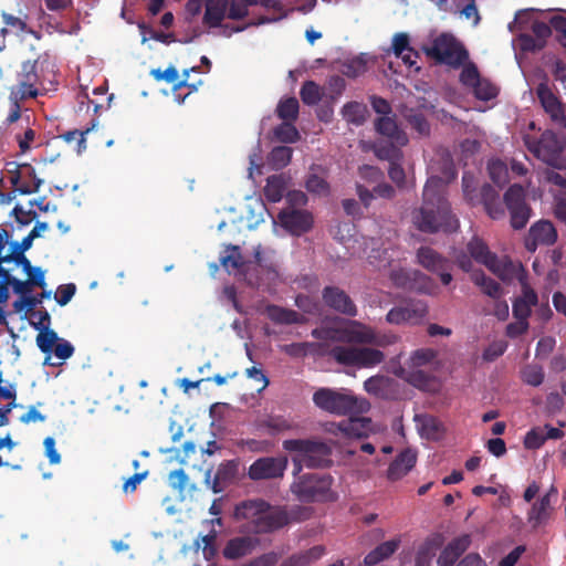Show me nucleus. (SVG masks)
Listing matches in <instances>:
<instances>
[{
	"label": "nucleus",
	"instance_id": "1",
	"mask_svg": "<svg viewBox=\"0 0 566 566\" xmlns=\"http://www.w3.org/2000/svg\"><path fill=\"white\" fill-rule=\"evenodd\" d=\"M337 342L386 347L395 344L397 337L392 334H379L361 322L349 321L345 327L338 328ZM329 356L339 365L357 368H374L385 360L381 350L368 346H334Z\"/></svg>",
	"mask_w": 566,
	"mask_h": 566
},
{
	"label": "nucleus",
	"instance_id": "2",
	"mask_svg": "<svg viewBox=\"0 0 566 566\" xmlns=\"http://www.w3.org/2000/svg\"><path fill=\"white\" fill-rule=\"evenodd\" d=\"M411 219L421 232L457 231L459 221L451 211L446 193V182L441 177L428 178L422 192V205L412 210Z\"/></svg>",
	"mask_w": 566,
	"mask_h": 566
},
{
	"label": "nucleus",
	"instance_id": "3",
	"mask_svg": "<svg viewBox=\"0 0 566 566\" xmlns=\"http://www.w3.org/2000/svg\"><path fill=\"white\" fill-rule=\"evenodd\" d=\"M233 516L237 522H244L241 525L243 532L254 535L273 533L290 523L286 510L272 507L262 499L238 503Z\"/></svg>",
	"mask_w": 566,
	"mask_h": 566
},
{
	"label": "nucleus",
	"instance_id": "4",
	"mask_svg": "<svg viewBox=\"0 0 566 566\" xmlns=\"http://www.w3.org/2000/svg\"><path fill=\"white\" fill-rule=\"evenodd\" d=\"M219 261L228 271H241L245 276L247 283L253 287L261 285L263 275H266L269 280H274L277 276L274 265L264 261L261 245L254 249V263L244 262L240 248L233 244L226 247L224 253L220 255Z\"/></svg>",
	"mask_w": 566,
	"mask_h": 566
},
{
	"label": "nucleus",
	"instance_id": "5",
	"mask_svg": "<svg viewBox=\"0 0 566 566\" xmlns=\"http://www.w3.org/2000/svg\"><path fill=\"white\" fill-rule=\"evenodd\" d=\"M282 447L285 451L294 452L297 457L293 458L294 471L296 475L302 467L324 468L331 463V447L319 440L314 439H289L284 440Z\"/></svg>",
	"mask_w": 566,
	"mask_h": 566
},
{
	"label": "nucleus",
	"instance_id": "6",
	"mask_svg": "<svg viewBox=\"0 0 566 566\" xmlns=\"http://www.w3.org/2000/svg\"><path fill=\"white\" fill-rule=\"evenodd\" d=\"M527 150L539 161L556 170H566V142L551 129L544 130L539 137L524 138Z\"/></svg>",
	"mask_w": 566,
	"mask_h": 566
},
{
	"label": "nucleus",
	"instance_id": "7",
	"mask_svg": "<svg viewBox=\"0 0 566 566\" xmlns=\"http://www.w3.org/2000/svg\"><path fill=\"white\" fill-rule=\"evenodd\" d=\"M313 402L319 409L338 416L367 412L370 408L366 399H359L353 394L331 388H319L313 395Z\"/></svg>",
	"mask_w": 566,
	"mask_h": 566
},
{
	"label": "nucleus",
	"instance_id": "8",
	"mask_svg": "<svg viewBox=\"0 0 566 566\" xmlns=\"http://www.w3.org/2000/svg\"><path fill=\"white\" fill-rule=\"evenodd\" d=\"M333 479L328 474L305 473L291 485V492L304 503L334 502L337 494L332 490Z\"/></svg>",
	"mask_w": 566,
	"mask_h": 566
},
{
	"label": "nucleus",
	"instance_id": "9",
	"mask_svg": "<svg viewBox=\"0 0 566 566\" xmlns=\"http://www.w3.org/2000/svg\"><path fill=\"white\" fill-rule=\"evenodd\" d=\"M424 53L439 64L458 69L469 57V53L452 34L438 35L430 46L423 48Z\"/></svg>",
	"mask_w": 566,
	"mask_h": 566
},
{
	"label": "nucleus",
	"instance_id": "10",
	"mask_svg": "<svg viewBox=\"0 0 566 566\" xmlns=\"http://www.w3.org/2000/svg\"><path fill=\"white\" fill-rule=\"evenodd\" d=\"M503 201L510 214V226L514 230L524 229L533 216L524 187L520 184L511 185L504 192Z\"/></svg>",
	"mask_w": 566,
	"mask_h": 566
},
{
	"label": "nucleus",
	"instance_id": "11",
	"mask_svg": "<svg viewBox=\"0 0 566 566\" xmlns=\"http://www.w3.org/2000/svg\"><path fill=\"white\" fill-rule=\"evenodd\" d=\"M289 465L287 457H261L248 469V478L252 481L282 479Z\"/></svg>",
	"mask_w": 566,
	"mask_h": 566
},
{
	"label": "nucleus",
	"instance_id": "12",
	"mask_svg": "<svg viewBox=\"0 0 566 566\" xmlns=\"http://www.w3.org/2000/svg\"><path fill=\"white\" fill-rule=\"evenodd\" d=\"M326 430L344 440L367 438L374 432L373 421L366 417H349L339 422H329Z\"/></svg>",
	"mask_w": 566,
	"mask_h": 566
},
{
	"label": "nucleus",
	"instance_id": "13",
	"mask_svg": "<svg viewBox=\"0 0 566 566\" xmlns=\"http://www.w3.org/2000/svg\"><path fill=\"white\" fill-rule=\"evenodd\" d=\"M38 60L24 61L21 70L17 74V86L12 88L11 94L19 99L34 98L38 96L36 85L39 83V74L36 71Z\"/></svg>",
	"mask_w": 566,
	"mask_h": 566
},
{
	"label": "nucleus",
	"instance_id": "14",
	"mask_svg": "<svg viewBox=\"0 0 566 566\" xmlns=\"http://www.w3.org/2000/svg\"><path fill=\"white\" fill-rule=\"evenodd\" d=\"M557 239L558 233L554 224L549 220L541 219L531 226L524 245L528 252L534 253L538 245H553Z\"/></svg>",
	"mask_w": 566,
	"mask_h": 566
},
{
	"label": "nucleus",
	"instance_id": "15",
	"mask_svg": "<svg viewBox=\"0 0 566 566\" xmlns=\"http://www.w3.org/2000/svg\"><path fill=\"white\" fill-rule=\"evenodd\" d=\"M536 95L544 111L558 127L566 128L565 105L558 99L546 83H539Z\"/></svg>",
	"mask_w": 566,
	"mask_h": 566
},
{
	"label": "nucleus",
	"instance_id": "16",
	"mask_svg": "<svg viewBox=\"0 0 566 566\" xmlns=\"http://www.w3.org/2000/svg\"><path fill=\"white\" fill-rule=\"evenodd\" d=\"M322 298L327 307L343 315L355 317L358 313L352 297L338 286H325L322 291Z\"/></svg>",
	"mask_w": 566,
	"mask_h": 566
},
{
	"label": "nucleus",
	"instance_id": "17",
	"mask_svg": "<svg viewBox=\"0 0 566 566\" xmlns=\"http://www.w3.org/2000/svg\"><path fill=\"white\" fill-rule=\"evenodd\" d=\"M428 314L427 305L423 302H411L405 306L392 307L386 315L389 324L400 325L403 323L416 324L422 321Z\"/></svg>",
	"mask_w": 566,
	"mask_h": 566
},
{
	"label": "nucleus",
	"instance_id": "18",
	"mask_svg": "<svg viewBox=\"0 0 566 566\" xmlns=\"http://www.w3.org/2000/svg\"><path fill=\"white\" fill-rule=\"evenodd\" d=\"M557 495V489L555 486H551V489L545 494L539 496L532 504L527 512V522L532 525L533 528L545 525L549 521L553 512L552 500L556 499Z\"/></svg>",
	"mask_w": 566,
	"mask_h": 566
},
{
	"label": "nucleus",
	"instance_id": "19",
	"mask_svg": "<svg viewBox=\"0 0 566 566\" xmlns=\"http://www.w3.org/2000/svg\"><path fill=\"white\" fill-rule=\"evenodd\" d=\"M279 220L283 228L295 235H301L313 226V216L306 210H283L279 213Z\"/></svg>",
	"mask_w": 566,
	"mask_h": 566
},
{
	"label": "nucleus",
	"instance_id": "20",
	"mask_svg": "<svg viewBox=\"0 0 566 566\" xmlns=\"http://www.w3.org/2000/svg\"><path fill=\"white\" fill-rule=\"evenodd\" d=\"M374 126L377 134L397 146H406L409 143L407 133L398 126L395 115L377 117Z\"/></svg>",
	"mask_w": 566,
	"mask_h": 566
},
{
	"label": "nucleus",
	"instance_id": "21",
	"mask_svg": "<svg viewBox=\"0 0 566 566\" xmlns=\"http://www.w3.org/2000/svg\"><path fill=\"white\" fill-rule=\"evenodd\" d=\"M481 203L488 216L493 220H501L505 217V205L500 199L499 191L490 184H484L480 189Z\"/></svg>",
	"mask_w": 566,
	"mask_h": 566
},
{
	"label": "nucleus",
	"instance_id": "22",
	"mask_svg": "<svg viewBox=\"0 0 566 566\" xmlns=\"http://www.w3.org/2000/svg\"><path fill=\"white\" fill-rule=\"evenodd\" d=\"M471 537L468 534H463L453 538L448 545L441 551L437 566H454L460 556L470 547Z\"/></svg>",
	"mask_w": 566,
	"mask_h": 566
},
{
	"label": "nucleus",
	"instance_id": "23",
	"mask_svg": "<svg viewBox=\"0 0 566 566\" xmlns=\"http://www.w3.org/2000/svg\"><path fill=\"white\" fill-rule=\"evenodd\" d=\"M9 286L12 287L15 294H19L20 297H24V295H30L32 292V287L30 283L27 281H21L15 276L11 275L8 269H4L2 273H0V304L7 303L10 297Z\"/></svg>",
	"mask_w": 566,
	"mask_h": 566
},
{
	"label": "nucleus",
	"instance_id": "24",
	"mask_svg": "<svg viewBox=\"0 0 566 566\" xmlns=\"http://www.w3.org/2000/svg\"><path fill=\"white\" fill-rule=\"evenodd\" d=\"M417 454L411 449L401 451L390 463L387 470V478L390 481H398L407 475L416 465Z\"/></svg>",
	"mask_w": 566,
	"mask_h": 566
},
{
	"label": "nucleus",
	"instance_id": "25",
	"mask_svg": "<svg viewBox=\"0 0 566 566\" xmlns=\"http://www.w3.org/2000/svg\"><path fill=\"white\" fill-rule=\"evenodd\" d=\"M259 541L251 536H239L228 541L222 554L226 559L234 560L253 552Z\"/></svg>",
	"mask_w": 566,
	"mask_h": 566
},
{
	"label": "nucleus",
	"instance_id": "26",
	"mask_svg": "<svg viewBox=\"0 0 566 566\" xmlns=\"http://www.w3.org/2000/svg\"><path fill=\"white\" fill-rule=\"evenodd\" d=\"M418 263L431 273L451 269L450 261L430 247H420L417 251Z\"/></svg>",
	"mask_w": 566,
	"mask_h": 566
},
{
	"label": "nucleus",
	"instance_id": "27",
	"mask_svg": "<svg viewBox=\"0 0 566 566\" xmlns=\"http://www.w3.org/2000/svg\"><path fill=\"white\" fill-rule=\"evenodd\" d=\"M492 264L493 266H490L489 270L497 275L502 281H512L513 279L518 281V277H522V274H527L521 263H515L507 258L504 260L496 258Z\"/></svg>",
	"mask_w": 566,
	"mask_h": 566
},
{
	"label": "nucleus",
	"instance_id": "28",
	"mask_svg": "<svg viewBox=\"0 0 566 566\" xmlns=\"http://www.w3.org/2000/svg\"><path fill=\"white\" fill-rule=\"evenodd\" d=\"M229 0H207L202 22L209 28H219L227 17Z\"/></svg>",
	"mask_w": 566,
	"mask_h": 566
},
{
	"label": "nucleus",
	"instance_id": "29",
	"mask_svg": "<svg viewBox=\"0 0 566 566\" xmlns=\"http://www.w3.org/2000/svg\"><path fill=\"white\" fill-rule=\"evenodd\" d=\"M325 554L323 545L313 546L306 551L297 552L282 560L280 566H310Z\"/></svg>",
	"mask_w": 566,
	"mask_h": 566
},
{
	"label": "nucleus",
	"instance_id": "30",
	"mask_svg": "<svg viewBox=\"0 0 566 566\" xmlns=\"http://www.w3.org/2000/svg\"><path fill=\"white\" fill-rule=\"evenodd\" d=\"M268 317L275 324H302L304 317L302 314L294 310L285 308L279 305H268L265 308Z\"/></svg>",
	"mask_w": 566,
	"mask_h": 566
},
{
	"label": "nucleus",
	"instance_id": "31",
	"mask_svg": "<svg viewBox=\"0 0 566 566\" xmlns=\"http://www.w3.org/2000/svg\"><path fill=\"white\" fill-rule=\"evenodd\" d=\"M400 546V538L384 542L370 551L364 558L366 566H374L389 558Z\"/></svg>",
	"mask_w": 566,
	"mask_h": 566
},
{
	"label": "nucleus",
	"instance_id": "32",
	"mask_svg": "<svg viewBox=\"0 0 566 566\" xmlns=\"http://www.w3.org/2000/svg\"><path fill=\"white\" fill-rule=\"evenodd\" d=\"M467 250L470 256L476 262L485 265L488 269L493 266V262L497 258L496 254L492 253L488 244L480 238H473L467 245Z\"/></svg>",
	"mask_w": 566,
	"mask_h": 566
},
{
	"label": "nucleus",
	"instance_id": "33",
	"mask_svg": "<svg viewBox=\"0 0 566 566\" xmlns=\"http://www.w3.org/2000/svg\"><path fill=\"white\" fill-rule=\"evenodd\" d=\"M340 114L348 124L361 126L367 119L368 108L364 103L352 101L342 107Z\"/></svg>",
	"mask_w": 566,
	"mask_h": 566
},
{
	"label": "nucleus",
	"instance_id": "34",
	"mask_svg": "<svg viewBox=\"0 0 566 566\" xmlns=\"http://www.w3.org/2000/svg\"><path fill=\"white\" fill-rule=\"evenodd\" d=\"M237 472L238 465L233 461L221 463L213 478L212 491L214 493L222 492L226 485L234 480Z\"/></svg>",
	"mask_w": 566,
	"mask_h": 566
},
{
	"label": "nucleus",
	"instance_id": "35",
	"mask_svg": "<svg viewBox=\"0 0 566 566\" xmlns=\"http://www.w3.org/2000/svg\"><path fill=\"white\" fill-rule=\"evenodd\" d=\"M471 280L475 285L481 287L482 292L485 295L494 300H500V297L502 296L501 285L495 280L486 276L484 272H473L471 274Z\"/></svg>",
	"mask_w": 566,
	"mask_h": 566
},
{
	"label": "nucleus",
	"instance_id": "36",
	"mask_svg": "<svg viewBox=\"0 0 566 566\" xmlns=\"http://www.w3.org/2000/svg\"><path fill=\"white\" fill-rule=\"evenodd\" d=\"M410 291L419 294L436 295L439 291V286L429 275L421 271L413 270Z\"/></svg>",
	"mask_w": 566,
	"mask_h": 566
},
{
	"label": "nucleus",
	"instance_id": "37",
	"mask_svg": "<svg viewBox=\"0 0 566 566\" xmlns=\"http://www.w3.org/2000/svg\"><path fill=\"white\" fill-rule=\"evenodd\" d=\"M403 117L419 136L427 137L430 135V124L422 112L410 108L403 113Z\"/></svg>",
	"mask_w": 566,
	"mask_h": 566
},
{
	"label": "nucleus",
	"instance_id": "38",
	"mask_svg": "<svg viewBox=\"0 0 566 566\" xmlns=\"http://www.w3.org/2000/svg\"><path fill=\"white\" fill-rule=\"evenodd\" d=\"M285 179L281 175H273L266 179L264 196L271 202H279L285 192Z\"/></svg>",
	"mask_w": 566,
	"mask_h": 566
},
{
	"label": "nucleus",
	"instance_id": "39",
	"mask_svg": "<svg viewBox=\"0 0 566 566\" xmlns=\"http://www.w3.org/2000/svg\"><path fill=\"white\" fill-rule=\"evenodd\" d=\"M96 119L92 120V125L85 129H73L65 132L60 137L67 144L76 142L75 151L77 155L83 154L86 150V135L94 129Z\"/></svg>",
	"mask_w": 566,
	"mask_h": 566
},
{
	"label": "nucleus",
	"instance_id": "40",
	"mask_svg": "<svg viewBox=\"0 0 566 566\" xmlns=\"http://www.w3.org/2000/svg\"><path fill=\"white\" fill-rule=\"evenodd\" d=\"M442 542V536L440 534H436L428 538L417 554L416 566H429L431 555L434 554L436 549L441 547Z\"/></svg>",
	"mask_w": 566,
	"mask_h": 566
},
{
	"label": "nucleus",
	"instance_id": "41",
	"mask_svg": "<svg viewBox=\"0 0 566 566\" xmlns=\"http://www.w3.org/2000/svg\"><path fill=\"white\" fill-rule=\"evenodd\" d=\"M402 373L406 374L403 376L406 381L421 390H430L433 385L434 378L429 373L421 369L402 370Z\"/></svg>",
	"mask_w": 566,
	"mask_h": 566
},
{
	"label": "nucleus",
	"instance_id": "42",
	"mask_svg": "<svg viewBox=\"0 0 566 566\" xmlns=\"http://www.w3.org/2000/svg\"><path fill=\"white\" fill-rule=\"evenodd\" d=\"M300 96L305 105L313 106L318 104L322 99L323 93L318 84L313 81H306L301 87Z\"/></svg>",
	"mask_w": 566,
	"mask_h": 566
},
{
	"label": "nucleus",
	"instance_id": "43",
	"mask_svg": "<svg viewBox=\"0 0 566 566\" xmlns=\"http://www.w3.org/2000/svg\"><path fill=\"white\" fill-rule=\"evenodd\" d=\"M390 381V378L382 375L371 376L364 381V389L369 395L382 397L388 389Z\"/></svg>",
	"mask_w": 566,
	"mask_h": 566
},
{
	"label": "nucleus",
	"instance_id": "44",
	"mask_svg": "<svg viewBox=\"0 0 566 566\" xmlns=\"http://www.w3.org/2000/svg\"><path fill=\"white\" fill-rule=\"evenodd\" d=\"M402 146H397L389 142L388 144H380L376 147L375 154L379 159L389 161V165L402 160Z\"/></svg>",
	"mask_w": 566,
	"mask_h": 566
},
{
	"label": "nucleus",
	"instance_id": "45",
	"mask_svg": "<svg viewBox=\"0 0 566 566\" xmlns=\"http://www.w3.org/2000/svg\"><path fill=\"white\" fill-rule=\"evenodd\" d=\"M298 101L295 97H289L280 101L276 114L285 122L295 120L298 116Z\"/></svg>",
	"mask_w": 566,
	"mask_h": 566
},
{
	"label": "nucleus",
	"instance_id": "46",
	"mask_svg": "<svg viewBox=\"0 0 566 566\" xmlns=\"http://www.w3.org/2000/svg\"><path fill=\"white\" fill-rule=\"evenodd\" d=\"M293 150L287 146H277L272 149L269 156V163L275 169H282L287 166L292 159Z\"/></svg>",
	"mask_w": 566,
	"mask_h": 566
},
{
	"label": "nucleus",
	"instance_id": "47",
	"mask_svg": "<svg viewBox=\"0 0 566 566\" xmlns=\"http://www.w3.org/2000/svg\"><path fill=\"white\" fill-rule=\"evenodd\" d=\"M521 377L525 384L538 387L543 384L545 374L542 366L530 364L522 369Z\"/></svg>",
	"mask_w": 566,
	"mask_h": 566
},
{
	"label": "nucleus",
	"instance_id": "48",
	"mask_svg": "<svg viewBox=\"0 0 566 566\" xmlns=\"http://www.w3.org/2000/svg\"><path fill=\"white\" fill-rule=\"evenodd\" d=\"M261 427L268 430L269 434L275 436L277 433L291 430L292 423L282 416H271L263 420Z\"/></svg>",
	"mask_w": 566,
	"mask_h": 566
},
{
	"label": "nucleus",
	"instance_id": "49",
	"mask_svg": "<svg viewBox=\"0 0 566 566\" xmlns=\"http://www.w3.org/2000/svg\"><path fill=\"white\" fill-rule=\"evenodd\" d=\"M59 339L57 334L53 329H39L36 345L42 353L50 354Z\"/></svg>",
	"mask_w": 566,
	"mask_h": 566
},
{
	"label": "nucleus",
	"instance_id": "50",
	"mask_svg": "<svg viewBox=\"0 0 566 566\" xmlns=\"http://www.w3.org/2000/svg\"><path fill=\"white\" fill-rule=\"evenodd\" d=\"M274 136L282 143H295L300 138L295 126L285 120L274 128Z\"/></svg>",
	"mask_w": 566,
	"mask_h": 566
},
{
	"label": "nucleus",
	"instance_id": "51",
	"mask_svg": "<svg viewBox=\"0 0 566 566\" xmlns=\"http://www.w3.org/2000/svg\"><path fill=\"white\" fill-rule=\"evenodd\" d=\"M474 96L481 101H490L497 96L499 90L490 81L480 78L473 87Z\"/></svg>",
	"mask_w": 566,
	"mask_h": 566
},
{
	"label": "nucleus",
	"instance_id": "52",
	"mask_svg": "<svg viewBox=\"0 0 566 566\" xmlns=\"http://www.w3.org/2000/svg\"><path fill=\"white\" fill-rule=\"evenodd\" d=\"M50 293L43 292L40 296L24 295L13 302V308L17 312L25 310L27 314L34 312V308L42 302L43 297H49Z\"/></svg>",
	"mask_w": 566,
	"mask_h": 566
},
{
	"label": "nucleus",
	"instance_id": "53",
	"mask_svg": "<svg viewBox=\"0 0 566 566\" xmlns=\"http://www.w3.org/2000/svg\"><path fill=\"white\" fill-rule=\"evenodd\" d=\"M366 61L358 56L355 59H352L342 65V73L343 75L347 77H357L366 72Z\"/></svg>",
	"mask_w": 566,
	"mask_h": 566
},
{
	"label": "nucleus",
	"instance_id": "54",
	"mask_svg": "<svg viewBox=\"0 0 566 566\" xmlns=\"http://www.w3.org/2000/svg\"><path fill=\"white\" fill-rule=\"evenodd\" d=\"M441 421L433 416H423L421 420V431L428 438H438L442 431Z\"/></svg>",
	"mask_w": 566,
	"mask_h": 566
},
{
	"label": "nucleus",
	"instance_id": "55",
	"mask_svg": "<svg viewBox=\"0 0 566 566\" xmlns=\"http://www.w3.org/2000/svg\"><path fill=\"white\" fill-rule=\"evenodd\" d=\"M413 270H394L390 273V280L397 287H401L410 291L412 282Z\"/></svg>",
	"mask_w": 566,
	"mask_h": 566
},
{
	"label": "nucleus",
	"instance_id": "56",
	"mask_svg": "<svg viewBox=\"0 0 566 566\" xmlns=\"http://www.w3.org/2000/svg\"><path fill=\"white\" fill-rule=\"evenodd\" d=\"M280 559L281 555L272 551L251 558L241 566H275Z\"/></svg>",
	"mask_w": 566,
	"mask_h": 566
},
{
	"label": "nucleus",
	"instance_id": "57",
	"mask_svg": "<svg viewBox=\"0 0 566 566\" xmlns=\"http://www.w3.org/2000/svg\"><path fill=\"white\" fill-rule=\"evenodd\" d=\"M518 282L522 289V295L516 297L517 300H523L530 306H536L538 303L537 293L531 287L527 281V274H522V277H518Z\"/></svg>",
	"mask_w": 566,
	"mask_h": 566
},
{
	"label": "nucleus",
	"instance_id": "58",
	"mask_svg": "<svg viewBox=\"0 0 566 566\" xmlns=\"http://www.w3.org/2000/svg\"><path fill=\"white\" fill-rule=\"evenodd\" d=\"M506 348L505 340L493 342L483 350L482 358L485 361H494L505 353Z\"/></svg>",
	"mask_w": 566,
	"mask_h": 566
},
{
	"label": "nucleus",
	"instance_id": "59",
	"mask_svg": "<svg viewBox=\"0 0 566 566\" xmlns=\"http://www.w3.org/2000/svg\"><path fill=\"white\" fill-rule=\"evenodd\" d=\"M545 441L546 437L544 436V429L534 428L526 433L524 446L526 449L534 450L541 448Z\"/></svg>",
	"mask_w": 566,
	"mask_h": 566
},
{
	"label": "nucleus",
	"instance_id": "60",
	"mask_svg": "<svg viewBox=\"0 0 566 566\" xmlns=\"http://www.w3.org/2000/svg\"><path fill=\"white\" fill-rule=\"evenodd\" d=\"M305 187L307 191L317 195H327L329 191L327 181L317 175H310L305 182Z\"/></svg>",
	"mask_w": 566,
	"mask_h": 566
},
{
	"label": "nucleus",
	"instance_id": "61",
	"mask_svg": "<svg viewBox=\"0 0 566 566\" xmlns=\"http://www.w3.org/2000/svg\"><path fill=\"white\" fill-rule=\"evenodd\" d=\"M518 44L523 52H537L545 46L544 43L527 33H521L518 35Z\"/></svg>",
	"mask_w": 566,
	"mask_h": 566
},
{
	"label": "nucleus",
	"instance_id": "62",
	"mask_svg": "<svg viewBox=\"0 0 566 566\" xmlns=\"http://www.w3.org/2000/svg\"><path fill=\"white\" fill-rule=\"evenodd\" d=\"M549 23L552 30L557 33L556 40L558 43L566 48V18L563 15H554L551 18Z\"/></svg>",
	"mask_w": 566,
	"mask_h": 566
},
{
	"label": "nucleus",
	"instance_id": "63",
	"mask_svg": "<svg viewBox=\"0 0 566 566\" xmlns=\"http://www.w3.org/2000/svg\"><path fill=\"white\" fill-rule=\"evenodd\" d=\"M30 315V324L34 327V329H44L49 328L51 323V316L46 310L34 311L29 313Z\"/></svg>",
	"mask_w": 566,
	"mask_h": 566
},
{
	"label": "nucleus",
	"instance_id": "64",
	"mask_svg": "<svg viewBox=\"0 0 566 566\" xmlns=\"http://www.w3.org/2000/svg\"><path fill=\"white\" fill-rule=\"evenodd\" d=\"M480 78V73L474 64L464 66L460 73V81L465 86L474 87Z\"/></svg>",
	"mask_w": 566,
	"mask_h": 566
}]
</instances>
